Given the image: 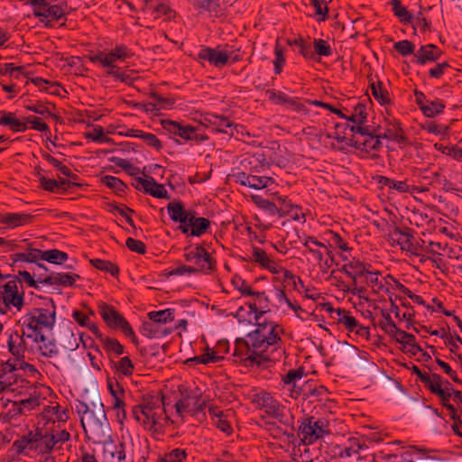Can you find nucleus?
Instances as JSON below:
<instances>
[{
    "mask_svg": "<svg viewBox=\"0 0 462 462\" xmlns=\"http://www.w3.org/2000/svg\"><path fill=\"white\" fill-rule=\"evenodd\" d=\"M393 49L402 56L406 57L416 53V46L409 40H402L394 42Z\"/></svg>",
    "mask_w": 462,
    "mask_h": 462,
    "instance_id": "680f3d73",
    "label": "nucleus"
},
{
    "mask_svg": "<svg viewBox=\"0 0 462 462\" xmlns=\"http://www.w3.org/2000/svg\"><path fill=\"white\" fill-rule=\"evenodd\" d=\"M189 452L186 448H175L160 454L155 462H186Z\"/></svg>",
    "mask_w": 462,
    "mask_h": 462,
    "instance_id": "f704fd0d",
    "label": "nucleus"
},
{
    "mask_svg": "<svg viewBox=\"0 0 462 462\" xmlns=\"http://www.w3.org/2000/svg\"><path fill=\"white\" fill-rule=\"evenodd\" d=\"M97 309L103 321L109 328L121 330L134 345L138 344V337L130 323L114 306L106 302H100Z\"/></svg>",
    "mask_w": 462,
    "mask_h": 462,
    "instance_id": "9d476101",
    "label": "nucleus"
},
{
    "mask_svg": "<svg viewBox=\"0 0 462 462\" xmlns=\"http://www.w3.org/2000/svg\"><path fill=\"white\" fill-rule=\"evenodd\" d=\"M346 262L342 266L341 272L352 280V284L347 289H344V291L362 297L366 291V287L360 283L363 282L372 265L356 258H352Z\"/></svg>",
    "mask_w": 462,
    "mask_h": 462,
    "instance_id": "9b49d317",
    "label": "nucleus"
},
{
    "mask_svg": "<svg viewBox=\"0 0 462 462\" xmlns=\"http://www.w3.org/2000/svg\"><path fill=\"white\" fill-rule=\"evenodd\" d=\"M90 263L95 268L107 273L113 277H117L119 274V267L110 261L95 258L90 260Z\"/></svg>",
    "mask_w": 462,
    "mask_h": 462,
    "instance_id": "3c124183",
    "label": "nucleus"
},
{
    "mask_svg": "<svg viewBox=\"0 0 462 462\" xmlns=\"http://www.w3.org/2000/svg\"><path fill=\"white\" fill-rule=\"evenodd\" d=\"M101 182L108 187L109 189L115 190L116 192H124L126 186L125 184L118 178L115 176L106 175L101 179Z\"/></svg>",
    "mask_w": 462,
    "mask_h": 462,
    "instance_id": "338daca9",
    "label": "nucleus"
},
{
    "mask_svg": "<svg viewBox=\"0 0 462 462\" xmlns=\"http://www.w3.org/2000/svg\"><path fill=\"white\" fill-rule=\"evenodd\" d=\"M377 182L383 187H388L400 193L410 192V187L405 180H395L386 176H377Z\"/></svg>",
    "mask_w": 462,
    "mask_h": 462,
    "instance_id": "79ce46f5",
    "label": "nucleus"
},
{
    "mask_svg": "<svg viewBox=\"0 0 462 462\" xmlns=\"http://www.w3.org/2000/svg\"><path fill=\"white\" fill-rule=\"evenodd\" d=\"M229 178L236 184L254 189H263L274 183V180L271 177L242 172L237 168H233L231 174H229Z\"/></svg>",
    "mask_w": 462,
    "mask_h": 462,
    "instance_id": "6ab92c4d",
    "label": "nucleus"
},
{
    "mask_svg": "<svg viewBox=\"0 0 462 462\" xmlns=\"http://www.w3.org/2000/svg\"><path fill=\"white\" fill-rule=\"evenodd\" d=\"M210 226V221L205 217H193L189 224V234L193 236H200L207 233L208 229Z\"/></svg>",
    "mask_w": 462,
    "mask_h": 462,
    "instance_id": "a18cd8bd",
    "label": "nucleus"
},
{
    "mask_svg": "<svg viewBox=\"0 0 462 462\" xmlns=\"http://www.w3.org/2000/svg\"><path fill=\"white\" fill-rule=\"evenodd\" d=\"M106 384L107 389L111 394V405L113 410L116 411L118 419H125V391L124 387L118 383V381L116 378H108Z\"/></svg>",
    "mask_w": 462,
    "mask_h": 462,
    "instance_id": "5701e85b",
    "label": "nucleus"
},
{
    "mask_svg": "<svg viewBox=\"0 0 462 462\" xmlns=\"http://www.w3.org/2000/svg\"><path fill=\"white\" fill-rule=\"evenodd\" d=\"M424 452L415 447L402 454H388L384 457L385 462H416V459H422Z\"/></svg>",
    "mask_w": 462,
    "mask_h": 462,
    "instance_id": "72a5a7b5",
    "label": "nucleus"
},
{
    "mask_svg": "<svg viewBox=\"0 0 462 462\" xmlns=\"http://www.w3.org/2000/svg\"><path fill=\"white\" fill-rule=\"evenodd\" d=\"M14 263L16 262H28L38 263L42 260V251L35 248H28L24 252H18L12 255Z\"/></svg>",
    "mask_w": 462,
    "mask_h": 462,
    "instance_id": "58836bf2",
    "label": "nucleus"
},
{
    "mask_svg": "<svg viewBox=\"0 0 462 462\" xmlns=\"http://www.w3.org/2000/svg\"><path fill=\"white\" fill-rule=\"evenodd\" d=\"M33 14L42 23H45L46 26L51 27V23L61 19L65 15V12L62 7L57 5H50L47 2V5L42 6V8L34 10Z\"/></svg>",
    "mask_w": 462,
    "mask_h": 462,
    "instance_id": "bb28decb",
    "label": "nucleus"
},
{
    "mask_svg": "<svg viewBox=\"0 0 462 462\" xmlns=\"http://www.w3.org/2000/svg\"><path fill=\"white\" fill-rule=\"evenodd\" d=\"M101 444L103 445V462H129L131 460L127 456L126 443L117 436L109 438Z\"/></svg>",
    "mask_w": 462,
    "mask_h": 462,
    "instance_id": "2eb2a0df",
    "label": "nucleus"
},
{
    "mask_svg": "<svg viewBox=\"0 0 462 462\" xmlns=\"http://www.w3.org/2000/svg\"><path fill=\"white\" fill-rule=\"evenodd\" d=\"M144 10L150 11L154 15L155 19H158L162 15L171 17V14L173 13V10L165 3L158 4L156 6L146 4L144 5Z\"/></svg>",
    "mask_w": 462,
    "mask_h": 462,
    "instance_id": "13d9d810",
    "label": "nucleus"
},
{
    "mask_svg": "<svg viewBox=\"0 0 462 462\" xmlns=\"http://www.w3.org/2000/svg\"><path fill=\"white\" fill-rule=\"evenodd\" d=\"M35 343L40 344L39 349L43 356L53 358L57 357L60 354L59 348L54 340H48L45 332H43L42 340H38Z\"/></svg>",
    "mask_w": 462,
    "mask_h": 462,
    "instance_id": "c03bdc74",
    "label": "nucleus"
},
{
    "mask_svg": "<svg viewBox=\"0 0 462 462\" xmlns=\"http://www.w3.org/2000/svg\"><path fill=\"white\" fill-rule=\"evenodd\" d=\"M70 438V433L67 430L54 423L38 425L16 439L8 452L14 458L20 455L32 457L33 454L60 451Z\"/></svg>",
    "mask_w": 462,
    "mask_h": 462,
    "instance_id": "7ed1b4c3",
    "label": "nucleus"
},
{
    "mask_svg": "<svg viewBox=\"0 0 462 462\" xmlns=\"http://www.w3.org/2000/svg\"><path fill=\"white\" fill-rule=\"evenodd\" d=\"M140 332L143 336L148 337V338H158L162 336H167L170 334L171 331L164 330L162 331L159 329L158 325L150 320V321H144L142 326L140 327Z\"/></svg>",
    "mask_w": 462,
    "mask_h": 462,
    "instance_id": "37998d69",
    "label": "nucleus"
},
{
    "mask_svg": "<svg viewBox=\"0 0 462 462\" xmlns=\"http://www.w3.org/2000/svg\"><path fill=\"white\" fill-rule=\"evenodd\" d=\"M114 365L116 372L125 376L132 375L134 370V364L128 356L121 357Z\"/></svg>",
    "mask_w": 462,
    "mask_h": 462,
    "instance_id": "bf43d9fd",
    "label": "nucleus"
},
{
    "mask_svg": "<svg viewBox=\"0 0 462 462\" xmlns=\"http://www.w3.org/2000/svg\"><path fill=\"white\" fill-rule=\"evenodd\" d=\"M367 112L366 106L360 101H356L353 105V111L350 116H346V120L350 121L356 125H362L366 122Z\"/></svg>",
    "mask_w": 462,
    "mask_h": 462,
    "instance_id": "ea45409f",
    "label": "nucleus"
},
{
    "mask_svg": "<svg viewBox=\"0 0 462 462\" xmlns=\"http://www.w3.org/2000/svg\"><path fill=\"white\" fill-rule=\"evenodd\" d=\"M242 172H263L268 168L263 154L255 153L253 155H246L240 161V166L236 167Z\"/></svg>",
    "mask_w": 462,
    "mask_h": 462,
    "instance_id": "c85d7f7f",
    "label": "nucleus"
},
{
    "mask_svg": "<svg viewBox=\"0 0 462 462\" xmlns=\"http://www.w3.org/2000/svg\"><path fill=\"white\" fill-rule=\"evenodd\" d=\"M305 390L306 395H303L302 400H307L312 397L316 398V400H319L320 397L327 393L326 387L322 385H317L311 380L305 381Z\"/></svg>",
    "mask_w": 462,
    "mask_h": 462,
    "instance_id": "864d4df0",
    "label": "nucleus"
},
{
    "mask_svg": "<svg viewBox=\"0 0 462 462\" xmlns=\"http://www.w3.org/2000/svg\"><path fill=\"white\" fill-rule=\"evenodd\" d=\"M298 433L304 445H312L329 433L328 423L325 419L306 417L300 420Z\"/></svg>",
    "mask_w": 462,
    "mask_h": 462,
    "instance_id": "ddd939ff",
    "label": "nucleus"
},
{
    "mask_svg": "<svg viewBox=\"0 0 462 462\" xmlns=\"http://www.w3.org/2000/svg\"><path fill=\"white\" fill-rule=\"evenodd\" d=\"M33 216L27 213H6L1 216L0 222L8 227L14 228L30 224Z\"/></svg>",
    "mask_w": 462,
    "mask_h": 462,
    "instance_id": "473e14b6",
    "label": "nucleus"
},
{
    "mask_svg": "<svg viewBox=\"0 0 462 462\" xmlns=\"http://www.w3.org/2000/svg\"><path fill=\"white\" fill-rule=\"evenodd\" d=\"M445 104L439 100H429L428 103L422 106L421 112L427 117H434L443 112Z\"/></svg>",
    "mask_w": 462,
    "mask_h": 462,
    "instance_id": "5fc2aeb1",
    "label": "nucleus"
},
{
    "mask_svg": "<svg viewBox=\"0 0 462 462\" xmlns=\"http://www.w3.org/2000/svg\"><path fill=\"white\" fill-rule=\"evenodd\" d=\"M252 402L276 419L281 424L284 426L292 424L293 417L290 410L274 399L270 393L263 390L254 393L252 394Z\"/></svg>",
    "mask_w": 462,
    "mask_h": 462,
    "instance_id": "6e6552de",
    "label": "nucleus"
},
{
    "mask_svg": "<svg viewBox=\"0 0 462 462\" xmlns=\"http://www.w3.org/2000/svg\"><path fill=\"white\" fill-rule=\"evenodd\" d=\"M244 306L237 309L235 317L239 323L255 321L254 329L234 342L233 359L245 368H260L281 361L286 353L282 338L283 328L273 320L262 319L270 310V301L264 291H255L245 296Z\"/></svg>",
    "mask_w": 462,
    "mask_h": 462,
    "instance_id": "f257e3e1",
    "label": "nucleus"
},
{
    "mask_svg": "<svg viewBox=\"0 0 462 462\" xmlns=\"http://www.w3.org/2000/svg\"><path fill=\"white\" fill-rule=\"evenodd\" d=\"M383 278L382 273L372 267L363 282L371 288L373 293L381 294L383 291Z\"/></svg>",
    "mask_w": 462,
    "mask_h": 462,
    "instance_id": "e433bc0d",
    "label": "nucleus"
},
{
    "mask_svg": "<svg viewBox=\"0 0 462 462\" xmlns=\"http://www.w3.org/2000/svg\"><path fill=\"white\" fill-rule=\"evenodd\" d=\"M68 258L67 253L58 249L42 251V260L47 261L50 263L61 264L66 262Z\"/></svg>",
    "mask_w": 462,
    "mask_h": 462,
    "instance_id": "603ef678",
    "label": "nucleus"
},
{
    "mask_svg": "<svg viewBox=\"0 0 462 462\" xmlns=\"http://www.w3.org/2000/svg\"><path fill=\"white\" fill-rule=\"evenodd\" d=\"M346 458L358 455L361 450L368 448L364 438L351 437L343 444Z\"/></svg>",
    "mask_w": 462,
    "mask_h": 462,
    "instance_id": "c9c22d12",
    "label": "nucleus"
},
{
    "mask_svg": "<svg viewBox=\"0 0 462 462\" xmlns=\"http://www.w3.org/2000/svg\"><path fill=\"white\" fill-rule=\"evenodd\" d=\"M79 279L80 276L79 274L65 273H52L50 275L42 276V274H41L39 276V281L42 284L63 287H72Z\"/></svg>",
    "mask_w": 462,
    "mask_h": 462,
    "instance_id": "cd10ccee",
    "label": "nucleus"
},
{
    "mask_svg": "<svg viewBox=\"0 0 462 462\" xmlns=\"http://www.w3.org/2000/svg\"><path fill=\"white\" fill-rule=\"evenodd\" d=\"M219 48L220 46H217V48L201 46L198 53V59L208 61L215 68H223L227 64L231 53H228L226 51H221Z\"/></svg>",
    "mask_w": 462,
    "mask_h": 462,
    "instance_id": "393cba45",
    "label": "nucleus"
},
{
    "mask_svg": "<svg viewBox=\"0 0 462 462\" xmlns=\"http://www.w3.org/2000/svg\"><path fill=\"white\" fill-rule=\"evenodd\" d=\"M43 158L50 163L51 164L54 168H56L61 174L72 179V180H77L78 179V175L75 174L69 167H67L66 165L62 164L58 159H56L55 157L51 156V154L49 153H43L42 154Z\"/></svg>",
    "mask_w": 462,
    "mask_h": 462,
    "instance_id": "6e6d98bb",
    "label": "nucleus"
},
{
    "mask_svg": "<svg viewBox=\"0 0 462 462\" xmlns=\"http://www.w3.org/2000/svg\"><path fill=\"white\" fill-rule=\"evenodd\" d=\"M304 368L291 369L282 376V387L288 392L291 398L298 400L306 395L305 382L300 384V381L305 376Z\"/></svg>",
    "mask_w": 462,
    "mask_h": 462,
    "instance_id": "f3484780",
    "label": "nucleus"
},
{
    "mask_svg": "<svg viewBox=\"0 0 462 462\" xmlns=\"http://www.w3.org/2000/svg\"><path fill=\"white\" fill-rule=\"evenodd\" d=\"M393 11L402 23L412 22V15L400 0H392Z\"/></svg>",
    "mask_w": 462,
    "mask_h": 462,
    "instance_id": "052dcab7",
    "label": "nucleus"
},
{
    "mask_svg": "<svg viewBox=\"0 0 462 462\" xmlns=\"http://www.w3.org/2000/svg\"><path fill=\"white\" fill-rule=\"evenodd\" d=\"M183 257L186 262L193 264L191 267L196 270V274H209L217 266V262L211 254L199 244L186 246Z\"/></svg>",
    "mask_w": 462,
    "mask_h": 462,
    "instance_id": "f8f14e48",
    "label": "nucleus"
},
{
    "mask_svg": "<svg viewBox=\"0 0 462 462\" xmlns=\"http://www.w3.org/2000/svg\"><path fill=\"white\" fill-rule=\"evenodd\" d=\"M101 343L104 349L108 353H114L116 356H120L124 353V346L114 337H105Z\"/></svg>",
    "mask_w": 462,
    "mask_h": 462,
    "instance_id": "4d7b16f0",
    "label": "nucleus"
},
{
    "mask_svg": "<svg viewBox=\"0 0 462 462\" xmlns=\"http://www.w3.org/2000/svg\"><path fill=\"white\" fill-rule=\"evenodd\" d=\"M305 104L306 103L301 98L291 97L289 96L288 101L286 102L285 106H286V108H288L291 111L300 113L303 115H307L309 113V109L306 107Z\"/></svg>",
    "mask_w": 462,
    "mask_h": 462,
    "instance_id": "774afa93",
    "label": "nucleus"
},
{
    "mask_svg": "<svg viewBox=\"0 0 462 462\" xmlns=\"http://www.w3.org/2000/svg\"><path fill=\"white\" fill-rule=\"evenodd\" d=\"M208 399L201 393H193L187 395L175 403L176 412L180 416L190 415L196 416L199 413L205 415Z\"/></svg>",
    "mask_w": 462,
    "mask_h": 462,
    "instance_id": "a211bd4d",
    "label": "nucleus"
},
{
    "mask_svg": "<svg viewBox=\"0 0 462 462\" xmlns=\"http://www.w3.org/2000/svg\"><path fill=\"white\" fill-rule=\"evenodd\" d=\"M198 8L208 12L213 16H219L221 13L219 0H203L198 3Z\"/></svg>",
    "mask_w": 462,
    "mask_h": 462,
    "instance_id": "e2e57ef3",
    "label": "nucleus"
},
{
    "mask_svg": "<svg viewBox=\"0 0 462 462\" xmlns=\"http://www.w3.org/2000/svg\"><path fill=\"white\" fill-rule=\"evenodd\" d=\"M422 383L439 397L443 406L449 404L452 384L448 380L436 373H430Z\"/></svg>",
    "mask_w": 462,
    "mask_h": 462,
    "instance_id": "aec40b11",
    "label": "nucleus"
},
{
    "mask_svg": "<svg viewBox=\"0 0 462 462\" xmlns=\"http://www.w3.org/2000/svg\"><path fill=\"white\" fill-rule=\"evenodd\" d=\"M43 417L47 420L44 424L54 423L60 427L61 422L64 423L69 420V411L56 403L44 408Z\"/></svg>",
    "mask_w": 462,
    "mask_h": 462,
    "instance_id": "c756f323",
    "label": "nucleus"
},
{
    "mask_svg": "<svg viewBox=\"0 0 462 462\" xmlns=\"http://www.w3.org/2000/svg\"><path fill=\"white\" fill-rule=\"evenodd\" d=\"M304 250L302 255L310 257L307 258L309 262H313L319 267L322 273H328L329 269L335 263L334 252L328 249L324 241H319L312 236H306L301 239Z\"/></svg>",
    "mask_w": 462,
    "mask_h": 462,
    "instance_id": "0eeeda50",
    "label": "nucleus"
},
{
    "mask_svg": "<svg viewBox=\"0 0 462 462\" xmlns=\"http://www.w3.org/2000/svg\"><path fill=\"white\" fill-rule=\"evenodd\" d=\"M322 239L330 250H338L339 256L343 261H347L346 253H349L353 248L349 245L348 236L346 234H340L333 230H328L323 234Z\"/></svg>",
    "mask_w": 462,
    "mask_h": 462,
    "instance_id": "4be33fe9",
    "label": "nucleus"
},
{
    "mask_svg": "<svg viewBox=\"0 0 462 462\" xmlns=\"http://www.w3.org/2000/svg\"><path fill=\"white\" fill-rule=\"evenodd\" d=\"M162 127L166 131L171 138L176 136L181 139V142L177 141L179 143L193 142L196 144H200L208 140V136L205 134L199 125L194 126L182 122L173 120H162Z\"/></svg>",
    "mask_w": 462,
    "mask_h": 462,
    "instance_id": "1a4fd4ad",
    "label": "nucleus"
},
{
    "mask_svg": "<svg viewBox=\"0 0 462 462\" xmlns=\"http://www.w3.org/2000/svg\"><path fill=\"white\" fill-rule=\"evenodd\" d=\"M350 130L356 135L353 139V146L367 153L370 157H374L375 152L382 147L379 137L369 134V129L366 126L353 125Z\"/></svg>",
    "mask_w": 462,
    "mask_h": 462,
    "instance_id": "4468645a",
    "label": "nucleus"
},
{
    "mask_svg": "<svg viewBox=\"0 0 462 462\" xmlns=\"http://www.w3.org/2000/svg\"><path fill=\"white\" fill-rule=\"evenodd\" d=\"M174 309H165L157 311H150L148 313L149 319L159 324H167L174 319Z\"/></svg>",
    "mask_w": 462,
    "mask_h": 462,
    "instance_id": "de8ad7c7",
    "label": "nucleus"
},
{
    "mask_svg": "<svg viewBox=\"0 0 462 462\" xmlns=\"http://www.w3.org/2000/svg\"><path fill=\"white\" fill-rule=\"evenodd\" d=\"M231 283L244 297L253 293L252 286L239 275H234Z\"/></svg>",
    "mask_w": 462,
    "mask_h": 462,
    "instance_id": "69168bd1",
    "label": "nucleus"
},
{
    "mask_svg": "<svg viewBox=\"0 0 462 462\" xmlns=\"http://www.w3.org/2000/svg\"><path fill=\"white\" fill-rule=\"evenodd\" d=\"M389 237L393 244L398 245L402 251L414 255L420 254V246L418 241L415 240L410 228L406 227L402 229L399 226H394L391 230Z\"/></svg>",
    "mask_w": 462,
    "mask_h": 462,
    "instance_id": "412c9836",
    "label": "nucleus"
},
{
    "mask_svg": "<svg viewBox=\"0 0 462 462\" xmlns=\"http://www.w3.org/2000/svg\"><path fill=\"white\" fill-rule=\"evenodd\" d=\"M396 342L406 346H411L416 351H422V348L416 344V337L411 333H407L400 328L391 336Z\"/></svg>",
    "mask_w": 462,
    "mask_h": 462,
    "instance_id": "a19ab883",
    "label": "nucleus"
},
{
    "mask_svg": "<svg viewBox=\"0 0 462 462\" xmlns=\"http://www.w3.org/2000/svg\"><path fill=\"white\" fill-rule=\"evenodd\" d=\"M56 323V306L52 299L43 308H34L17 321L15 327L7 329V347L16 358L24 356L27 341L42 340L43 332H51Z\"/></svg>",
    "mask_w": 462,
    "mask_h": 462,
    "instance_id": "f03ea898",
    "label": "nucleus"
},
{
    "mask_svg": "<svg viewBox=\"0 0 462 462\" xmlns=\"http://www.w3.org/2000/svg\"><path fill=\"white\" fill-rule=\"evenodd\" d=\"M287 43L290 46H297L299 52L307 60H314V52L310 45L300 36L294 39H288Z\"/></svg>",
    "mask_w": 462,
    "mask_h": 462,
    "instance_id": "09e8293b",
    "label": "nucleus"
},
{
    "mask_svg": "<svg viewBox=\"0 0 462 462\" xmlns=\"http://www.w3.org/2000/svg\"><path fill=\"white\" fill-rule=\"evenodd\" d=\"M274 56L275 59L273 60V70L276 75H279L282 73L283 69V66L285 64V56L282 48L280 46L278 41H276L275 46H274Z\"/></svg>",
    "mask_w": 462,
    "mask_h": 462,
    "instance_id": "0e129e2a",
    "label": "nucleus"
},
{
    "mask_svg": "<svg viewBox=\"0 0 462 462\" xmlns=\"http://www.w3.org/2000/svg\"><path fill=\"white\" fill-rule=\"evenodd\" d=\"M131 57V51L125 44H117L110 51H97L88 57L92 63H99L106 68V74L111 76L120 82L127 83L131 78L129 75L121 71L116 65L117 61H125Z\"/></svg>",
    "mask_w": 462,
    "mask_h": 462,
    "instance_id": "423d86ee",
    "label": "nucleus"
},
{
    "mask_svg": "<svg viewBox=\"0 0 462 462\" xmlns=\"http://www.w3.org/2000/svg\"><path fill=\"white\" fill-rule=\"evenodd\" d=\"M221 361V357L217 355L214 348H210L209 346L206 347V352L200 356H197L193 358H189L187 360V363H195V364H216Z\"/></svg>",
    "mask_w": 462,
    "mask_h": 462,
    "instance_id": "49530a36",
    "label": "nucleus"
},
{
    "mask_svg": "<svg viewBox=\"0 0 462 462\" xmlns=\"http://www.w3.org/2000/svg\"><path fill=\"white\" fill-rule=\"evenodd\" d=\"M0 300L5 308L14 307L20 311L24 305V292L19 281L11 280L0 287Z\"/></svg>",
    "mask_w": 462,
    "mask_h": 462,
    "instance_id": "dca6fc26",
    "label": "nucleus"
},
{
    "mask_svg": "<svg viewBox=\"0 0 462 462\" xmlns=\"http://www.w3.org/2000/svg\"><path fill=\"white\" fill-rule=\"evenodd\" d=\"M334 321L343 325L348 332H354L361 337H367L369 335L368 328L361 325L358 320L350 314V311L345 309H337V317H334Z\"/></svg>",
    "mask_w": 462,
    "mask_h": 462,
    "instance_id": "b1692460",
    "label": "nucleus"
},
{
    "mask_svg": "<svg viewBox=\"0 0 462 462\" xmlns=\"http://www.w3.org/2000/svg\"><path fill=\"white\" fill-rule=\"evenodd\" d=\"M132 415L144 430L150 431L156 438L163 435L166 428L172 423L166 413L163 396L160 395L144 397L133 407Z\"/></svg>",
    "mask_w": 462,
    "mask_h": 462,
    "instance_id": "20e7f679",
    "label": "nucleus"
},
{
    "mask_svg": "<svg viewBox=\"0 0 462 462\" xmlns=\"http://www.w3.org/2000/svg\"><path fill=\"white\" fill-rule=\"evenodd\" d=\"M150 97L152 101L149 102V106L159 110L171 109L175 104L174 98L163 97L156 92H152Z\"/></svg>",
    "mask_w": 462,
    "mask_h": 462,
    "instance_id": "8fccbe9b",
    "label": "nucleus"
},
{
    "mask_svg": "<svg viewBox=\"0 0 462 462\" xmlns=\"http://www.w3.org/2000/svg\"><path fill=\"white\" fill-rule=\"evenodd\" d=\"M369 88L374 98L386 110L393 105V98L381 80L370 81Z\"/></svg>",
    "mask_w": 462,
    "mask_h": 462,
    "instance_id": "7c9ffc66",
    "label": "nucleus"
},
{
    "mask_svg": "<svg viewBox=\"0 0 462 462\" xmlns=\"http://www.w3.org/2000/svg\"><path fill=\"white\" fill-rule=\"evenodd\" d=\"M251 200L268 216L278 217L277 194H273L272 199H265L261 195H252Z\"/></svg>",
    "mask_w": 462,
    "mask_h": 462,
    "instance_id": "2f4dec72",
    "label": "nucleus"
},
{
    "mask_svg": "<svg viewBox=\"0 0 462 462\" xmlns=\"http://www.w3.org/2000/svg\"><path fill=\"white\" fill-rule=\"evenodd\" d=\"M265 269L271 272L272 273H282L283 280L291 281L294 286H296V281H298L301 287H304L303 282L300 277L294 275L291 271L285 269L282 264H280L273 259L271 263H269Z\"/></svg>",
    "mask_w": 462,
    "mask_h": 462,
    "instance_id": "4c0bfd02",
    "label": "nucleus"
},
{
    "mask_svg": "<svg viewBox=\"0 0 462 462\" xmlns=\"http://www.w3.org/2000/svg\"><path fill=\"white\" fill-rule=\"evenodd\" d=\"M442 53V51L437 45L428 43L420 47L411 61L417 65L424 66L439 60Z\"/></svg>",
    "mask_w": 462,
    "mask_h": 462,
    "instance_id": "a878e982",
    "label": "nucleus"
},
{
    "mask_svg": "<svg viewBox=\"0 0 462 462\" xmlns=\"http://www.w3.org/2000/svg\"><path fill=\"white\" fill-rule=\"evenodd\" d=\"M76 411L80 415V423L86 437L93 443H103L110 436L111 428L106 419L103 403L98 399L89 403L77 401Z\"/></svg>",
    "mask_w": 462,
    "mask_h": 462,
    "instance_id": "39448f33",
    "label": "nucleus"
}]
</instances>
